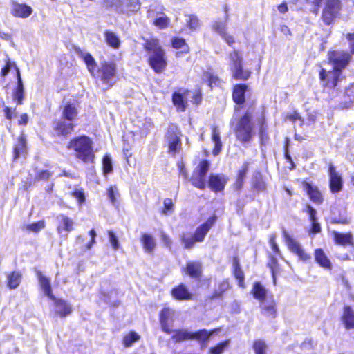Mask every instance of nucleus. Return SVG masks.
<instances>
[{"mask_svg": "<svg viewBox=\"0 0 354 354\" xmlns=\"http://www.w3.org/2000/svg\"><path fill=\"white\" fill-rule=\"evenodd\" d=\"M251 293L254 299L263 301L266 297L267 290L260 282H255L253 285Z\"/></svg>", "mask_w": 354, "mask_h": 354, "instance_id": "393cba45", "label": "nucleus"}, {"mask_svg": "<svg viewBox=\"0 0 354 354\" xmlns=\"http://www.w3.org/2000/svg\"><path fill=\"white\" fill-rule=\"evenodd\" d=\"M337 16V15L329 10V8H324L322 12V18L326 24H330Z\"/></svg>", "mask_w": 354, "mask_h": 354, "instance_id": "37998d69", "label": "nucleus"}, {"mask_svg": "<svg viewBox=\"0 0 354 354\" xmlns=\"http://www.w3.org/2000/svg\"><path fill=\"white\" fill-rule=\"evenodd\" d=\"M74 127L73 122L62 118L55 122L54 129L58 136L66 137L73 131Z\"/></svg>", "mask_w": 354, "mask_h": 354, "instance_id": "dca6fc26", "label": "nucleus"}, {"mask_svg": "<svg viewBox=\"0 0 354 354\" xmlns=\"http://www.w3.org/2000/svg\"><path fill=\"white\" fill-rule=\"evenodd\" d=\"M169 22V18L165 15H163L162 16L156 18L153 24H155V26L159 27L160 28H165L168 26Z\"/></svg>", "mask_w": 354, "mask_h": 354, "instance_id": "5fc2aeb1", "label": "nucleus"}, {"mask_svg": "<svg viewBox=\"0 0 354 354\" xmlns=\"http://www.w3.org/2000/svg\"><path fill=\"white\" fill-rule=\"evenodd\" d=\"M337 16V15L329 10V8H324L322 12V18L326 24H330Z\"/></svg>", "mask_w": 354, "mask_h": 354, "instance_id": "c03bdc74", "label": "nucleus"}, {"mask_svg": "<svg viewBox=\"0 0 354 354\" xmlns=\"http://www.w3.org/2000/svg\"><path fill=\"white\" fill-rule=\"evenodd\" d=\"M17 88L14 93V99L18 104H21L24 99V86L19 71L17 72Z\"/></svg>", "mask_w": 354, "mask_h": 354, "instance_id": "473e14b6", "label": "nucleus"}, {"mask_svg": "<svg viewBox=\"0 0 354 354\" xmlns=\"http://www.w3.org/2000/svg\"><path fill=\"white\" fill-rule=\"evenodd\" d=\"M172 332L174 334L171 338L176 342H183L187 339H196L201 344V347H203V344L209 340L214 331L208 332L207 330L203 329L194 333L185 330H178Z\"/></svg>", "mask_w": 354, "mask_h": 354, "instance_id": "39448f33", "label": "nucleus"}, {"mask_svg": "<svg viewBox=\"0 0 354 354\" xmlns=\"http://www.w3.org/2000/svg\"><path fill=\"white\" fill-rule=\"evenodd\" d=\"M180 239L181 243L184 245V248L186 250L192 249L194 246L195 243L197 242L195 240L194 234L189 233H182L180 235Z\"/></svg>", "mask_w": 354, "mask_h": 354, "instance_id": "2f4dec72", "label": "nucleus"}, {"mask_svg": "<svg viewBox=\"0 0 354 354\" xmlns=\"http://www.w3.org/2000/svg\"><path fill=\"white\" fill-rule=\"evenodd\" d=\"M113 7L118 12L129 14L138 11L140 4L139 0H115Z\"/></svg>", "mask_w": 354, "mask_h": 354, "instance_id": "ddd939ff", "label": "nucleus"}, {"mask_svg": "<svg viewBox=\"0 0 354 354\" xmlns=\"http://www.w3.org/2000/svg\"><path fill=\"white\" fill-rule=\"evenodd\" d=\"M248 88L245 84H236L234 87L232 98L235 103L242 104L245 102V94Z\"/></svg>", "mask_w": 354, "mask_h": 354, "instance_id": "412c9836", "label": "nucleus"}, {"mask_svg": "<svg viewBox=\"0 0 354 354\" xmlns=\"http://www.w3.org/2000/svg\"><path fill=\"white\" fill-rule=\"evenodd\" d=\"M11 13L17 17L27 18L32 13V9L26 4L15 3L12 5Z\"/></svg>", "mask_w": 354, "mask_h": 354, "instance_id": "6ab92c4d", "label": "nucleus"}, {"mask_svg": "<svg viewBox=\"0 0 354 354\" xmlns=\"http://www.w3.org/2000/svg\"><path fill=\"white\" fill-rule=\"evenodd\" d=\"M209 161L203 160L194 169L190 179L192 184L194 187L202 190L205 189L206 175L209 169Z\"/></svg>", "mask_w": 354, "mask_h": 354, "instance_id": "1a4fd4ad", "label": "nucleus"}, {"mask_svg": "<svg viewBox=\"0 0 354 354\" xmlns=\"http://www.w3.org/2000/svg\"><path fill=\"white\" fill-rule=\"evenodd\" d=\"M252 117L250 113H245L239 120L236 127V136L241 142L246 143L250 141L252 137Z\"/></svg>", "mask_w": 354, "mask_h": 354, "instance_id": "0eeeda50", "label": "nucleus"}, {"mask_svg": "<svg viewBox=\"0 0 354 354\" xmlns=\"http://www.w3.org/2000/svg\"><path fill=\"white\" fill-rule=\"evenodd\" d=\"M181 131L174 124L169 125L165 139L168 145L169 152L173 155L177 153L181 149Z\"/></svg>", "mask_w": 354, "mask_h": 354, "instance_id": "6e6552de", "label": "nucleus"}, {"mask_svg": "<svg viewBox=\"0 0 354 354\" xmlns=\"http://www.w3.org/2000/svg\"><path fill=\"white\" fill-rule=\"evenodd\" d=\"M141 241L146 252H151L155 248L156 243L152 236L148 234H143Z\"/></svg>", "mask_w": 354, "mask_h": 354, "instance_id": "72a5a7b5", "label": "nucleus"}, {"mask_svg": "<svg viewBox=\"0 0 354 354\" xmlns=\"http://www.w3.org/2000/svg\"><path fill=\"white\" fill-rule=\"evenodd\" d=\"M227 178L223 174H212L208 180V186L214 192H221L224 189Z\"/></svg>", "mask_w": 354, "mask_h": 354, "instance_id": "4468645a", "label": "nucleus"}, {"mask_svg": "<svg viewBox=\"0 0 354 354\" xmlns=\"http://www.w3.org/2000/svg\"><path fill=\"white\" fill-rule=\"evenodd\" d=\"M229 288V282L227 280H223L218 284V288L215 290L213 297H221L223 293L226 292Z\"/></svg>", "mask_w": 354, "mask_h": 354, "instance_id": "ea45409f", "label": "nucleus"}, {"mask_svg": "<svg viewBox=\"0 0 354 354\" xmlns=\"http://www.w3.org/2000/svg\"><path fill=\"white\" fill-rule=\"evenodd\" d=\"M307 193L310 198V199L316 203H321L322 201V196L320 192L317 190V188L313 187L310 185H307L306 187Z\"/></svg>", "mask_w": 354, "mask_h": 354, "instance_id": "58836bf2", "label": "nucleus"}, {"mask_svg": "<svg viewBox=\"0 0 354 354\" xmlns=\"http://www.w3.org/2000/svg\"><path fill=\"white\" fill-rule=\"evenodd\" d=\"M326 7L338 15L341 10L342 4L339 0H328Z\"/></svg>", "mask_w": 354, "mask_h": 354, "instance_id": "a18cd8bd", "label": "nucleus"}, {"mask_svg": "<svg viewBox=\"0 0 354 354\" xmlns=\"http://www.w3.org/2000/svg\"><path fill=\"white\" fill-rule=\"evenodd\" d=\"M187 273L192 278H198L201 274V264L199 262L190 261L187 263Z\"/></svg>", "mask_w": 354, "mask_h": 354, "instance_id": "a878e982", "label": "nucleus"}, {"mask_svg": "<svg viewBox=\"0 0 354 354\" xmlns=\"http://www.w3.org/2000/svg\"><path fill=\"white\" fill-rule=\"evenodd\" d=\"M104 35L106 41L109 46L114 48H118L120 46V39L115 33L111 31H106Z\"/></svg>", "mask_w": 354, "mask_h": 354, "instance_id": "4c0bfd02", "label": "nucleus"}, {"mask_svg": "<svg viewBox=\"0 0 354 354\" xmlns=\"http://www.w3.org/2000/svg\"><path fill=\"white\" fill-rule=\"evenodd\" d=\"M285 241L289 250L299 257V259L303 261H306L310 259L311 257L307 254L302 248L301 245L293 239L286 230L283 231Z\"/></svg>", "mask_w": 354, "mask_h": 354, "instance_id": "f8f14e48", "label": "nucleus"}, {"mask_svg": "<svg viewBox=\"0 0 354 354\" xmlns=\"http://www.w3.org/2000/svg\"><path fill=\"white\" fill-rule=\"evenodd\" d=\"M140 339V336L135 331H131L124 336L123 344L124 347L129 348L132 346L135 342L139 341Z\"/></svg>", "mask_w": 354, "mask_h": 354, "instance_id": "c9c22d12", "label": "nucleus"}, {"mask_svg": "<svg viewBox=\"0 0 354 354\" xmlns=\"http://www.w3.org/2000/svg\"><path fill=\"white\" fill-rule=\"evenodd\" d=\"M173 48L176 49H184L186 47L185 41L183 38L176 37L171 41Z\"/></svg>", "mask_w": 354, "mask_h": 354, "instance_id": "6e6d98bb", "label": "nucleus"}, {"mask_svg": "<svg viewBox=\"0 0 354 354\" xmlns=\"http://www.w3.org/2000/svg\"><path fill=\"white\" fill-rule=\"evenodd\" d=\"M171 292L173 297L178 300L188 299L191 297V294L183 284L174 288Z\"/></svg>", "mask_w": 354, "mask_h": 354, "instance_id": "cd10ccee", "label": "nucleus"}, {"mask_svg": "<svg viewBox=\"0 0 354 354\" xmlns=\"http://www.w3.org/2000/svg\"><path fill=\"white\" fill-rule=\"evenodd\" d=\"M45 227V222L40 221L26 226V230L33 232H38Z\"/></svg>", "mask_w": 354, "mask_h": 354, "instance_id": "3c124183", "label": "nucleus"}, {"mask_svg": "<svg viewBox=\"0 0 354 354\" xmlns=\"http://www.w3.org/2000/svg\"><path fill=\"white\" fill-rule=\"evenodd\" d=\"M164 209L162 210V214L164 215H170L173 212V207L174 203L171 198H165L163 202Z\"/></svg>", "mask_w": 354, "mask_h": 354, "instance_id": "603ef678", "label": "nucleus"}, {"mask_svg": "<svg viewBox=\"0 0 354 354\" xmlns=\"http://www.w3.org/2000/svg\"><path fill=\"white\" fill-rule=\"evenodd\" d=\"M144 48L148 53V62L156 73H161L167 66L165 53L156 39L146 40Z\"/></svg>", "mask_w": 354, "mask_h": 354, "instance_id": "f03ea898", "label": "nucleus"}, {"mask_svg": "<svg viewBox=\"0 0 354 354\" xmlns=\"http://www.w3.org/2000/svg\"><path fill=\"white\" fill-rule=\"evenodd\" d=\"M229 57L232 77L237 80H247L250 77L251 73L248 70L243 69V59L239 52L234 50L230 54Z\"/></svg>", "mask_w": 354, "mask_h": 354, "instance_id": "423d86ee", "label": "nucleus"}, {"mask_svg": "<svg viewBox=\"0 0 354 354\" xmlns=\"http://www.w3.org/2000/svg\"><path fill=\"white\" fill-rule=\"evenodd\" d=\"M212 140L214 143L213 154L214 156H217L221 151L222 143L220 138V131L216 127H212Z\"/></svg>", "mask_w": 354, "mask_h": 354, "instance_id": "bb28decb", "label": "nucleus"}, {"mask_svg": "<svg viewBox=\"0 0 354 354\" xmlns=\"http://www.w3.org/2000/svg\"><path fill=\"white\" fill-rule=\"evenodd\" d=\"M230 344V340H225L220 342L214 347L209 349L210 354H222L223 351L228 347Z\"/></svg>", "mask_w": 354, "mask_h": 354, "instance_id": "79ce46f5", "label": "nucleus"}, {"mask_svg": "<svg viewBox=\"0 0 354 354\" xmlns=\"http://www.w3.org/2000/svg\"><path fill=\"white\" fill-rule=\"evenodd\" d=\"M109 241L114 250H117L119 248L120 244L117 236L112 231H109Z\"/></svg>", "mask_w": 354, "mask_h": 354, "instance_id": "4d7b16f0", "label": "nucleus"}, {"mask_svg": "<svg viewBox=\"0 0 354 354\" xmlns=\"http://www.w3.org/2000/svg\"><path fill=\"white\" fill-rule=\"evenodd\" d=\"M51 176V173L48 170H41L37 174L36 178L38 180H48Z\"/></svg>", "mask_w": 354, "mask_h": 354, "instance_id": "bf43d9fd", "label": "nucleus"}, {"mask_svg": "<svg viewBox=\"0 0 354 354\" xmlns=\"http://www.w3.org/2000/svg\"><path fill=\"white\" fill-rule=\"evenodd\" d=\"M315 260L322 268L325 269H331L332 265L329 259L327 257L322 249L318 248L315 250Z\"/></svg>", "mask_w": 354, "mask_h": 354, "instance_id": "5701e85b", "label": "nucleus"}, {"mask_svg": "<svg viewBox=\"0 0 354 354\" xmlns=\"http://www.w3.org/2000/svg\"><path fill=\"white\" fill-rule=\"evenodd\" d=\"M118 194V189L115 186H111L107 189V196L113 205H116V196Z\"/></svg>", "mask_w": 354, "mask_h": 354, "instance_id": "864d4df0", "label": "nucleus"}, {"mask_svg": "<svg viewBox=\"0 0 354 354\" xmlns=\"http://www.w3.org/2000/svg\"><path fill=\"white\" fill-rule=\"evenodd\" d=\"M306 212L309 214L310 221H316L317 211L310 205L306 206Z\"/></svg>", "mask_w": 354, "mask_h": 354, "instance_id": "0e129e2a", "label": "nucleus"}, {"mask_svg": "<svg viewBox=\"0 0 354 354\" xmlns=\"http://www.w3.org/2000/svg\"><path fill=\"white\" fill-rule=\"evenodd\" d=\"M14 159L16 160L21 156H24L27 153L26 141L23 135L17 139V143L14 146Z\"/></svg>", "mask_w": 354, "mask_h": 354, "instance_id": "4be33fe9", "label": "nucleus"}, {"mask_svg": "<svg viewBox=\"0 0 354 354\" xmlns=\"http://www.w3.org/2000/svg\"><path fill=\"white\" fill-rule=\"evenodd\" d=\"M103 171L105 174L112 171V161L111 158L109 155H106L102 160Z\"/></svg>", "mask_w": 354, "mask_h": 354, "instance_id": "8fccbe9b", "label": "nucleus"}, {"mask_svg": "<svg viewBox=\"0 0 354 354\" xmlns=\"http://www.w3.org/2000/svg\"><path fill=\"white\" fill-rule=\"evenodd\" d=\"M73 196L77 199L80 203L84 202L85 197L83 192L80 190H75L73 192Z\"/></svg>", "mask_w": 354, "mask_h": 354, "instance_id": "e2e57ef3", "label": "nucleus"}, {"mask_svg": "<svg viewBox=\"0 0 354 354\" xmlns=\"http://www.w3.org/2000/svg\"><path fill=\"white\" fill-rule=\"evenodd\" d=\"M335 243L339 245H346L352 243V234L351 233L333 232Z\"/></svg>", "mask_w": 354, "mask_h": 354, "instance_id": "c756f323", "label": "nucleus"}, {"mask_svg": "<svg viewBox=\"0 0 354 354\" xmlns=\"http://www.w3.org/2000/svg\"><path fill=\"white\" fill-rule=\"evenodd\" d=\"M163 244L168 248L171 249L172 241L165 233L162 232L160 236Z\"/></svg>", "mask_w": 354, "mask_h": 354, "instance_id": "052dcab7", "label": "nucleus"}, {"mask_svg": "<svg viewBox=\"0 0 354 354\" xmlns=\"http://www.w3.org/2000/svg\"><path fill=\"white\" fill-rule=\"evenodd\" d=\"M253 187L258 192H263L266 189V185L260 175H257L253 180Z\"/></svg>", "mask_w": 354, "mask_h": 354, "instance_id": "49530a36", "label": "nucleus"}, {"mask_svg": "<svg viewBox=\"0 0 354 354\" xmlns=\"http://www.w3.org/2000/svg\"><path fill=\"white\" fill-rule=\"evenodd\" d=\"M234 274L236 279L239 280V286L244 287V274L241 268L234 270Z\"/></svg>", "mask_w": 354, "mask_h": 354, "instance_id": "13d9d810", "label": "nucleus"}, {"mask_svg": "<svg viewBox=\"0 0 354 354\" xmlns=\"http://www.w3.org/2000/svg\"><path fill=\"white\" fill-rule=\"evenodd\" d=\"M160 320L162 330L168 334L171 333L174 320L170 315V311H161Z\"/></svg>", "mask_w": 354, "mask_h": 354, "instance_id": "aec40b11", "label": "nucleus"}, {"mask_svg": "<svg viewBox=\"0 0 354 354\" xmlns=\"http://www.w3.org/2000/svg\"><path fill=\"white\" fill-rule=\"evenodd\" d=\"M59 225L57 227L58 233L62 236H67L68 234L73 230V221L65 215L57 216Z\"/></svg>", "mask_w": 354, "mask_h": 354, "instance_id": "a211bd4d", "label": "nucleus"}, {"mask_svg": "<svg viewBox=\"0 0 354 354\" xmlns=\"http://www.w3.org/2000/svg\"><path fill=\"white\" fill-rule=\"evenodd\" d=\"M312 223V232L313 233H319L321 231L320 225L316 221H311Z\"/></svg>", "mask_w": 354, "mask_h": 354, "instance_id": "774afa93", "label": "nucleus"}, {"mask_svg": "<svg viewBox=\"0 0 354 354\" xmlns=\"http://www.w3.org/2000/svg\"><path fill=\"white\" fill-rule=\"evenodd\" d=\"M199 26L198 19L195 16H190L189 20V26L191 29L196 30Z\"/></svg>", "mask_w": 354, "mask_h": 354, "instance_id": "680f3d73", "label": "nucleus"}, {"mask_svg": "<svg viewBox=\"0 0 354 354\" xmlns=\"http://www.w3.org/2000/svg\"><path fill=\"white\" fill-rule=\"evenodd\" d=\"M77 110L75 104H66L62 111V118L73 122L77 116Z\"/></svg>", "mask_w": 354, "mask_h": 354, "instance_id": "b1692460", "label": "nucleus"}, {"mask_svg": "<svg viewBox=\"0 0 354 354\" xmlns=\"http://www.w3.org/2000/svg\"><path fill=\"white\" fill-rule=\"evenodd\" d=\"M205 77L207 79L209 86L212 88L213 86H218L221 84V80L216 75L207 73Z\"/></svg>", "mask_w": 354, "mask_h": 354, "instance_id": "de8ad7c7", "label": "nucleus"}, {"mask_svg": "<svg viewBox=\"0 0 354 354\" xmlns=\"http://www.w3.org/2000/svg\"><path fill=\"white\" fill-rule=\"evenodd\" d=\"M330 189L333 193H337L342 189V178L333 165L329 166Z\"/></svg>", "mask_w": 354, "mask_h": 354, "instance_id": "f3484780", "label": "nucleus"}, {"mask_svg": "<svg viewBox=\"0 0 354 354\" xmlns=\"http://www.w3.org/2000/svg\"><path fill=\"white\" fill-rule=\"evenodd\" d=\"M216 217L215 216L209 218L203 224L198 227L194 234L197 242L203 241L206 234L214 225Z\"/></svg>", "mask_w": 354, "mask_h": 354, "instance_id": "2eb2a0df", "label": "nucleus"}, {"mask_svg": "<svg viewBox=\"0 0 354 354\" xmlns=\"http://www.w3.org/2000/svg\"><path fill=\"white\" fill-rule=\"evenodd\" d=\"M8 286L10 289H15L19 286L21 281V274L19 272H12L7 277Z\"/></svg>", "mask_w": 354, "mask_h": 354, "instance_id": "7c9ffc66", "label": "nucleus"}, {"mask_svg": "<svg viewBox=\"0 0 354 354\" xmlns=\"http://www.w3.org/2000/svg\"><path fill=\"white\" fill-rule=\"evenodd\" d=\"M329 62L333 65V70L326 72L324 68L319 72V78L324 86L335 88L342 75V71L345 68L351 59V55L343 50H333L328 53Z\"/></svg>", "mask_w": 354, "mask_h": 354, "instance_id": "f257e3e1", "label": "nucleus"}, {"mask_svg": "<svg viewBox=\"0 0 354 354\" xmlns=\"http://www.w3.org/2000/svg\"><path fill=\"white\" fill-rule=\"evenodd\" d=\"M267 348V344L263 340H255L253 344V349L255 354H266Z\"/></svg>", "mask_w": 354, "mask_h": 354, "instance_id": "a19ab883", "label": "nucleus"}, {"mask_svg": "<svg viewBox=\"0 0 354 354\" xmlns=\"http://www.w3.org/2000/svg\"><path fill=\"white\" fill-rule=\"evenodd\" d=\"M248 171V162H245L243 165L241 169H240L239 171V174H238L236 183L239 186L242 185V183L243 182V180H244L245 176H246V174H247Z\"/></svg>", "mask_w": 354, "mask_h": 354, "instance_id": "09e8293b", "label": "nucleus"}, {"mask_svg": "<svg viewBox=\"0 0 354 354\" xmlns=\"http://www.w3.org/2000/svg\"><path fill=\"white\" fill-rule=\"evenodd\" d=\"M38 279L39 285L44 295L48 297V299L54 301L57 307L62 308V310H70L66 302L61 299H57L52 292L50 281L48 278L44 276L41 272H38Z\"/></svg>", "mask_w": 354, "mask_h": 354, "instance_id": "9d476101", "label": "nucleus"}, {"mask_svg": "<svg viewBox=\"0 0 354 354\" xmlns=\"http://www.w3.org/2000/svg\"><path fill=\"white\" fill-rule=\"evenodd\" d=\"M287 118L292 122H295L297 120H301V117L297 111H295L293 113L288 115Z\"/></svg>", "mask_w": 354, "mask_h": 354, "instance_id": "69168bd1", "label": "nucleus"}, {"mask_svg": "<svg viewBox=\"0 0 354 354\" xmlns=\"http://www.w3.org/2000/svg\"><path fill=\"white\" fill-rule=\"evenodd\" d=\"M92 145L93 142L88 137L82 136L71 140L68 145V149L73 150L75 157L82 161L92 162L94 159Z\"/></svg>", "mask_w": 354, "mask_h": 354, "instance_id": "7ed1b4c3", "label": "nucleus"}, {"mask_svg": "<svg viewBox=\"0 0 354 354\" xmlns=\"http://www.w3.org/2000/svg\"><path fill=\"white\" fill-rule=\"evenodd\" d=\"M342 320L346 329L354 328V311H344Z\"/></svg>", "mask_w": 354, "mask_h": 354, "instance_id": "e433bc0d", "label": "nucleus"}, {"mask_svg": "<svg viewBox=\"0 0 354 354\" xmlns=\"http://www.w3.org/2000/svg\"><path fill=\"white\" fill-rule=\"evenodd\" d=\"M94 77L98 78L106 89L111 88L118 80L116 64L113 61L100 62Z\"/></svg>", "mask_w": 354, "mask_h": 354, "instance_id": "20e7f679", "label": "nucleus"}, {"mask_svg": "<svg viewBox=\"0 0 354 354\" xmlns=\"http://www.w3.org/2000/svg\"><path fill=\"white\" fill-rule=\"evenodd\" d=\"M82 56L91 75L93 77H95L96 62L94 58L90 53H84Z\"/></svg>", "mask_w": 354, "mask_h": 354, "instance_id": "f704fd0d", "label": "nucleus"}, {"mask_svg": "<svg viewBox=\"0 0 354 354\" xmlns=\"http://www.w3.org/2000/svg\"><path fill=\"white\" fill-rule=\"evenodd\" d=\"M172 102L174 106L179 111H185L187 106V102L185 100L183 95L178 93L174 92L172 95Z\"/></svg>", "mask_w": 354, "mask_h": 354, "instance_id": "c85d7f7f", "label": "nucleus"}, {"mask_svg": "<svg viewBox=\"0 0 354 354\" xmlns=\"http://www.w3.org/2000/svg\"><path fill=\"white\" fill-rule=\"evenodd\" d=\"M224 10L226 14L225 21H214L212 24V29L216 32L230 46H232L235 43V40L232 35L227 32V21L228 19V15L227 14L228 8L227 6H225Z\"/></svg>", "mask_w": 354, "mask_h": 354, "instance_id": "9b49d317", "label": "nucleus"}, {"mask_svg": "<svg viewBox=\"0 0 354 354\" xmlns=\"http://www.w3.org/2000/svg\"><path fill=\"white\" fill-rule=\"evenodd\" d=\"M347 39H348L350 42V46H351V54H354V33L353 34H348L347 35Z\"/></svg>", "mask_w": 354, "mask_h": 354, "instance_id": "338daca9", "label": "nucleus"}]
</instances>
